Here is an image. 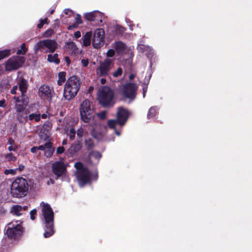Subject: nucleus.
I'll return each mask as SVG.
<instances>
[{
	"label": "nucleus",
	"mask_w": 252,
	"mask_h": 252,
	"mask_svg": "<svg viewBox=\"0 0 252 252\" xmlns=\"http://www.w3.org/2000/svg\"><path fill=\"white\" fill-rule=\"evenodd\" d=\"M10 55V50L5 49L0 51V60L8 57Z\"/></svg>",
	"instance_id": "nucleus-29"
},
{
	"label": "nucleus",
	"mask_w": 252,
	"mask_h": 252,
	"mask_svg": "<svg viewBox=\"0 0 252 252\" xmlns=\"http://www.w3.org/2000/svg\"><path fill=\"white\" fill-rule=\"evenodd\" d=\"M74 36L76 38H78L79 37H81V32L79 31H77L75 32L74 33Z\"/></svg>",
	"instance_id": "nucleus-55"
},
{
	"label": "nucleus",
	"mask_w": 252,
	"mask_h": 252,
	"mask_svg": "<svg viewBox=\"0 0 252 252\" xmlns=\"http://www.w3.org/2000/svg\"><path fill=\"white\" fill-rule=\"evenodd\" d=\"M46 50L45 53H53L57 47V43L54 40L45 39L44 40Z\"/></svg>",
	"instance_id": "nucleus-18"
},
{
	"label": "nucleus",
	"mask_w": 252,
	"mask_h": 252,
	"mask_svg": "<svg viewBox=\"0 0 252 252\" xmlns=\"http://www.w3.org/2000/svg\"><path fill=\"white\" fill-rule=\"evenodd\" d=\"M5 101L4 99L0 100V107H4L5 106Z\"/></svg>",
	"instance_id": "nucleus-57"
},
{
	"label": "nucleus",
	"mask_w": 252,
	"mask_h": 252,
	"mask_svg": "<svg viewBox=\"0 0 252 252\" xmlns=\"http://www.w3.org/2000/svg\"><path fill=\"white\" fill-rule=\"evenodd\" d=\"M42 220L45 226L44 236L48 238L54 233V213L50 205L48 203L41 202L40 204Z\"/></svg>",
	"instance_id": "nucleus-1"
},
{
	"label": "nucleus",
	"mask_w": 252,
	"mask_h": 252,
	"mask_svg": "<svg viewBox=\"0 0 252 252\" xmlns=\"http://www.w3.org/2000/svg\"><path fill=\"white\" fill-rule=\"evenodd\" d=\"M118 124L117 120H111L108 121V125L110 128L115 129L116 124Z\"/></svg>",
	"instance_id": "nucleus-37"
},
{
	"label": "nucleus",
	"mask_w": 252,
	"mask_h": 252,
	"mask_svg": "<svg viewBox=\"0 0 252 252\" xmlns=\"http://www.w3.org/2000/svg\"><path fill=\"white\" fill-rule=\"evenodd\" d=\"M51 183V184H54L55 183V181L54 180H53V179H50L49 181H48L47 182V184L48 185H49V184Z\"/></svg>",
	"instance_id": "nucleus-64"
},
{
	"label": "nucleus",
	"mask_w": 252,
	"mask_h": 252,
	"mask_svg": "<svg viewBox=\"0 0 252 252\" xmlns=\"http://www.w3.org/2000/svg\"><path fill=\"white\" fill-rule=\"evenodd\" d=\"M15 106L17 113H23L25 109V107L23 106V105L20 104H16Z\"/></svg>",
	"instance_id": "nucleus-36"
},
{
	"label": "nucleus",
	"mask_w": 252,
	"mask_h": 252,
	"mask_svg": "<svg viewBox=\"0 0 252 252\" xmlns=\"http://www.w3.org/2000/svg\"><path fill=\"white\" fill-rule=\"evenodd\" d=\"M17 172V169H6L4 173L5 175L11 174L15 175Z\"/></svg>",
	"instance_id": "nucleus-43"
},
{
	"label": "nucleus",
	"mask_w": 252,
	"mask_h": 252,
	"mask_svg": "<svg viewBox=\"0 0 252 252\" xmlns=\"http://www.w3.org/2000/svg\"><path fill=\"white\" fill-rule=\"evenodd\" d=\"M21 222L16 224H14V222L12 221L9 223L7 225L11 226L9 227L6 230V234L8 238L11 239H16L22 235L23 232V227L20 224Z\"/></svg>",
	"instance_id": "nucleus-10"
},
{
	"label": "nucleus",
	"mask_w": 252,
	"mask_h": 252,
	"mask_svg": "<svg viewBox=\"0 0 252 252\" xmlns=\"http://www.w3.org/2000/svg\"><path fill=\"white\" fill-rule=\"evenodd\" d=\"M113 98L114 92L109 87L103 86L99 89L98 100L103 106H112L114 104Z\"/></svg>",
	"instance_id": "nucleus-5"
},
{
	"label": "nucleus",
	"mask_w": 252,
	"mask_h": 252,
	"mask_svg": "<svg viewBox=\"0 0 252 252\" xmlns=\"http://www.w3.org/2000/svg\"><path fill=\"white\" fill-rule=\"evenodd\" d=\"M129 116V112L128 110L123 107H119L117 109L116 114V119L118 124L123 126L126 122Z\"/></svg>",
	"instance_id": "nucleus-14"
},
{
	"label": "nucleus",
	"mask_w": 252,
	"mask_h": 252,
	"mask_svg": "<svg viewBox=\"0 0 252 252\" xmlns=\"http://www.w3.org/2000/svg\"><path fill=\"white\" fill-rule=\"evenodd\" d=\"M58 76L59 79L57 83L59 85L61 86L65 81V73L64 72H61L59 73Z\"/></svg>",
	"instance_id": "nucleus-28"
},
{
	"label": "nucleus",
	"mask_w": 252,
	"mask_h": 252,
	"mask_svg": "<svg viewBox=\"0 0 252 252\" xmlns=\"http://www.w3.org/2000/svg\"><path fill=\"white\" fill-rule=\"evenodd\" d=\"M53 145V144L51 142H48L45 143L43 145L39 146L38 147V150H41V151H45L46 150V148H49L50 147H52Z\"/></svg>",
	"instance_id": "nucleus-32"
},
{
	"label": "nucleus",
	"mask_w": 252,
	"mask_h": 252,
	"mask_svg": "<svg viewBox=\"0 0 252 252\" xmlns=\"http://www.w3.org/2000/svg\"><path fill=\"white\" fill-rule=\"evenodd\" d=\"M54 151V149L52 147H50L49 148H46V150H45L44 152V155L47 158H50L51 157Z\"/></svg>",
	"instance_id": "nucleus-31"
},
{
	"label": "nucleus",
	"mask_w": 252,
	"mask_h": 252,
	"mask_svg": "<svg viewBox=\"0 0 252 252\" xmlns=\"http://www.w3.org/2000/svg\"><path fill=\"white\" fill-rule=\"evenodd\" d=\"M84 133V130L83 128L80 127L79 129L77 130V135L79 138H81L83 136Z\"/></svg>",
	"instance_id": "nucleus-44"
},
{
	"label": "nucleus",
	"mask_w": 252,
	"mask_h": 252,
	"mask_svg": "<svg viewBox=\"0 0 252 252\" xmlns=\"http://www.w3.org/2000/svg\"><path fill=\"white\" fill-rule=\"evenodd\" d=\"M115 55V51L113 49H109L106 53L108 57H112Z\"/></svg>",
	"instance_id": "nucleus-47"
},
{
	"label": "nucleus",
	"mask_w": 252,
	"mask_h": 252,
	"mask_svg": "<svg viewBox=\"0 0 252 252\" xmlns=\"http://www.w3.org/2000/svg\"><path fill=\"white\" fill-rule=\"evenodd\" d=\"M38 150V147H33L31 148V152L33 153H35L37 152V151Z\"/></svg>",
	"instance_id": "nucleus-56"
},
{
	"label": "nucleus",
	"mask_w": 252,
	"mask_h": 252,
	"mask_svg": "<svg viewBox=\"0 0 252 252\" xmlns=\"http://www.w3.org/2000/svg\"><path fill=\"white\" fill-rule=\"evenodd\" d=\"M79 112L81 121L88 123L93 117L94 110L92 103L88 99H85L79 106Z\"/></svg>",
	"instance_id": "nucleus-6"
},
{
	"label": "nucleus",
	"mask_w": 252,
	"mask_h": 252,
	"mask_svg": "<svg viewBox=\"0 0 252 252\" xmlns=\"http://www.w3.org/2000/svg\"><path fill=\"white\" fill-rule=\"evenodd\" d=\"M24 62V57L15 56L11 58L5 63V69L7 71L17 69L22 65Z\"/></svg>",
	"instance_id": "nucleus-9"
},
{
	"label": "nucleus",
	"mask_w": 252,
	"mask_h": 252,
	"mask_svg": "<svg viewBox=\"0 0 252 252\" xmlns=\"http://www.w3.org/2000/svg\"><path fill=\"white\" fill-rule=\"evenodd\" d=\"M39 93L40 94L43 96L46 97L47 99H51L52 97V93L53 90L47 85H43L39 89Z\"/></svg>",
	"instance_id": "nucleus-16"
},
{
	"label": "nucleus",
	"mask_w": 252,
	"mask_h": 252,
	"mask_svg": "<svg viewBox=\"0 0 252 252\" xmlns=\"http://www.w3.org/2000/svg\"><path fill=\"white\" fill-rule=\"evenodd\" d=\"M15 141L12 138H9L8 139L7 144L9 145L13 146L14 145Z\"/></svg>",
	"instance_id": "nucleus-53"
},
{
	"label": "nucleus",
	"mask_w": 252,
	"mask_h": 252,
	"mask_svg": "<svg viewBox=\"0 0 252 252\" xmlns=\"http://www.w3.org/2000/svg\"><path fill=\"white\" fill-rule=\"evenodd\" d=\"M85 145L89 149L92 148L94 147V143L91 139H86L85 141Z\"/></svg>",
	"instance_id": "nucleus-40"
},
{
	"label": "nucleus",
	"mask_w": 252,
	"mask_h": 252,
	"mask_svg": "<svg viewBox=\"0 0 252 252\" xmlns=\"http://www.w3.org/2000/svg\"><path fill=\"white\" fill-rule=\"evenodd\" d=\"M75 20L76 22L75 24H73L72 25H70L68 27V29L69 30H71L77 28L79 24L82 23L81 17L79 14L77 15V16L75 18Z\"/></svg>",
	"instance_id": "nucleus-24"
},
{
	"label": "nucleus",
	"mask_w": 252,
	"mask_h": 252,
	"mask_svg": "<svg viewBox=\"0 0 252 252\" xmlns=\"http://www.w3.org/2000/svg\"><path fill=\"white\" fill-rule=\"evenodd\" d=\"M106 112L105 111H103L98 113L97 114V116L101 120H104L106 118Z\"/></svg>",
	"instance_id": "nucleus-45"
},
{
	"label": "nucleus",
	"mask_w": 252,
	"mask_h": 252,
	"mask_svg": "<svg viewBox=\"0 0 252 252\" xmlns=\"http://www.w3.org/2000/svg\"><path fill=\"white\" fill-rule=\"evenodd\" d=\"M64 152V148L63 146L59 147L57 149V153L58 154H61Z\"/></svg>",
	"instance_id": "nucleus-48"
},
{
	"label": "nucleus",
	"mask_w": 252,
	"mask_h": 252,
	"mask_svg": "<svg viewBox=\"0 0 252 252\" xmlns=\"http://www.w3.org/2000/svg\"><path fill=\"white\" fill-rule=\"evenodd\" d=\"M47 18H45L44 19H41L39 21V24L37 25V28L38 29H41L42 28L43 25L47 23Z\"/></svg>",
	"instance_id": "nucleus-41"
},
{
	"label": "nucleus",
	"mask_w": 252,
	"mask_h": 252,
	"mask_svg": "<svg viewBox=\"0 0 252 252\" xmlns=\"http://www.w3.org/2000/svg\"><path fill=\"white\" fill-rule=\"evenodd\" d=\"M80 87V80L76 76L70 77L66 81L64 87L63 97L67 100H70L77 95Z\"/></svg>",
	"instance_id": "nucleus-2"
},
{
	"label": "nucleus",
	"mask_w": 252,
	"mask_h": 252,
	"mask_svg": "<svg viewBox=\"0 0 252 252\" xmlns=\"http://www.w3.org/2000/svg\"><path fill=\"white\" fill-rule=\"evenodd\" d=\"M67 47L70 50L72 54H75L77 51L78 48L73 42H70L67 43Z\"/></svg>",
	"instance_id": "nucleus-26"
},
{
	"label": "nucleus",
	"mask_w": 252,
	"mask_h": 252,
	"mask_svg": "<svg viewBox=\"0 0 252 252\" xmlns=\"http://www.w3.org/2000/svg\"><path fill=\"white\" fill-rule=\"evenodd\" d=\"M74 167L76 169L75 175L80 187L84 186L85 184L89 183L91 181V173L87 167L84 166L81 162H76L74 164Z\"/></svg>",
	"instance_id": "nucleus-4"
},
{
	"label": "nucleus",
	"mask_w": 252,
	"mask_h": 252,
	"mask_svg": "<svg viewBox=\"0 0 252 252\" xmlns=\"http://www.w3.org/2000/svg\"><path fill=\"white\" fill-rule=\"evenodd\" d=\"M157 114V109L155 107H151L148 112V117L149 118L153 117Z\"/></svg>",
	"instance_id": "nucleus-34"
},
{
	"label": "nucleus",
	"mask_w": 252,
	"mask_h": 252,
	"mask_svg": "<svg viewBox=\"0 0 252 252\" xmlns=\"http://www.w3.org/2000/svg\"><path fill=\"white\" fill-rule=\"evenodd\" d=\"M41 115L40 114L32 113L28 116V119L30 121L34 120L35 122H39L40 120Z\"/></svg>",
	"instance_id": "nucleus-27"
},
{
	"label": "nucleus",
	"mask_w": 252,
	"mask_h": 252,
	"mask_svg": "<svg viewBox=\"0 0 252 252\" xmlns=\"http://www.w3.org/2000/svg\"><path fill=\"white\" fill-rule=\"evenodd\" d=\"M123 69L121 67H119L116 71L112 73L114 77H118L122 74Z\"/></svg>",
	"instance_id": "nucleus-39"
},
{
	"label": "nucleus",
	"mask_w": 252,
	"mask_h": 252,
	"mask_svg": "<svg viewBox=\"0 0 252 252\" xmlns=\"http://www.w3.org/2000/svg\"><path fill=\"white\" fill-rule=\"evenodd\" d=\"M85 18L89 21H99L102 22V14L98 11H93L86 13L84 15Z\"/></svg>",
	"instance_id": "nucleus-15"
},
{
	"label": "nucleus",
	"mask_w": 252,
	"mask_h": 252,
	"mask_svg": "<svg viewBox=\"0 0 252 252\" xmlns=\"http://www.w3.org/2000/svg\"><path fill=\"white\" fill-rule=\"evenodd\" d=\"M25 168V166L22 164H20L19 165L18 168L16 169L17 170L18 169L19 171H22L24 170Z\"/></svg>",
	"instance_id": "nucleus-60"
},
{
	"label": "nucleus",
	"mask_w": 252,
	"mask_h": 252,
	"mask_svg": "<svg viewBox=\"0 0 252 252\" xmlns=\"http://www.w3.org/2000/svg\"><path fill=\"white\" fill-rule=\"evenodd\" d=\"M81 63L84 67H86L88 65L89 61L88 59H82L81 60Z\"/></svg>",
	"instance_id": "nucleus-49"
},
{
	"label": "nucleus",
	"mask_w": 252,
	"mask_h": 252,
	"mask_svg": "<svg viewBox=\"0 0 252 252\" xmlns=\"http://www.w3.org/2000/svg\"><path fill=\"white\" fill-rule=\"evenodd\" d=\"M28 190V183L23 177L17 178L11 186V193L14 197L21 198L26 196Z\"/></svg>",
	"instance_id": "nucleus-3"
},
{
	"label": "nucleus",
	"mask_w": 252,
	"mask_h": 252,
	"mask_svg": "<svg viewBox=\"0 0 252 252\" xmlns=\"http://www.w3.org/2000/svg\"><path fill=\"white\" fill-rule=\"evenodd\" d=\"M17 120L20 123L26 122L28 120V116H24L23 113H17L16 114Z\"/></svg>",
	"instance_id": "nucleus-30"
},
{
	"label": "nucleus",
	"mask_w": 252,
	"mask_h": 252,
	"mask_svg": "<svg viewBox=\"0 0 252 252\" xmlns=\"http://www.w3.org/2000/svg\"><path fill=\"white\" fill-rule=\"evenodd\" d=\"M147 89H148L147 85H146V84L144 85L143 87V94L144 97H145V96L146 93L147 91Z\"/></svg>",
	"instance_id": "nucleus-54"
},
{
	"label": "nucleus",
	"mask_w": 252,
	"mask_h": 252,
	"mask_svg": "<svg viewBox=\"0 0 252 252\" xmlns=\"http://www.w3.org/2000/svg\"><path fill=\"white\" fill-rule=\"evenodd\" d=\"M18 89V85H15L13 87V88L11 89L10 92L12 94H16V91Z\"/></svg>",
	"instance_id": "nucleus-50"
},
{
	"label": "nucleus",
	"mask_w": 252,
	"mask_h": 252,
	"mask_svg": "<svg viewBox=\"0 0 252 252\" xmlns=\"http://www.w3.org/2000/svg\"><path fill=\"white\" fill-rule=\"evenodd\" d=\"M27 51V48L26 47V44H25V43H23L21 45V49H19L17 51V54L18 55H20V54L24 55L26 54Z\"/></svg>",
	"instance_id": "nucleus-33"
},
{
	"label": "nucleus",
	"mask_w": 252,
	"mask_h": 252,
	"mask_svg": "<svg viewBox=\"0 0 252 252\" xmlns=\"http://www.w3.org/2000/svg\"><path fill=\"white\" fill-rule=\"evenodd\" d=\"M17 149V146H15V145H13V146L10 145V146H9L8 148V150L9 151H16Z\"/></svg>",
	"instance_id": "nucleus-51"
},
{
	"label": "nucleus",
	"mask_w": 252,
	"mask_h": 252,
	"mask_svg": "<svg viewBox=\"0 0 252 252\" xmlns=\"http://www.w3.org/2000/svg\"><path fill=\"white\" fill-rule=\"evenodd\" d=\"M82 146L80 142H75L68 149V154L71 157L75 155L82 149Z\"/></svg>",
	"instance_id": "nucleus-17"
},
{
	"label": "nucleus",
	"mask_w": 252,
	"mask_h": 252,
	"mask_svg": "<svg viewBox=\"0 0 252 252\" xmlns=\"http://www.w3.org/2000/svg\"><path fill=\"white\" fill-rule=\"evenodd\" d=\"M76 133V130L74 128H71L70 129L67 135H68L69 139L71 140H73L74 139Z\"/></svg>",
	"instance_id": "nucleus-35"
},
{
	"label": "nucleus",
	"mask_w": 252,
	"mask_h": 252,
	"mask_svg": "<svg viewBox=\"0 0 252 252\" xmlns=\"http://www.w3.org/2000/svg\"><path fill=\"white\" fill-rule=\"evenodd\" d=\"M104 37V31L102 29H98L95 31L93 39V46L98 49L103 44Z\"/></svg>",
	"instance_id": "nucleus-12"
},
{
	"label": "nucleus",
	"mask_w": 252,
	"mask_h": 252,
	"mask_svg": "<svg viewBox=\"0 0 252 252\" xmlns=\"http://www.w3.org/2000/svg\"><path fill=\"white\" fill-rule=\"evenodd\" d=\"M138 86L132 83H126L123 86L122 94L126 98L133 100L136 96Z\"/></svg>",
	"instance_id": "nucleus-8"
},
{
	"label": "nucleus",
	"mask_w": 252,
	"mask_h": 252,
	"mask_svg": "<svg viewBox=\"0 0 252 252\" xmlns=\"http://www.w3.org/2000/svg\"><path fill=\"white\" fill-rule=\"evenodd\" d=\"M28 209L27 206L22 207L19 205H15L13 206L10 210V213L13 215L16 216H20L22 215L21 213L22 211L27 210Z\"/></svg>",
	"instance_id": "nucleus-20"
},
{
	"label": "nucleus",
	"mask_w": 252,
	"mask_h": 252,
	"mask_svg": "<svg viewBox=\"0 0 252 252\" xmlns=\"http://www.w3.org/2000/svg\"><path fill=\"white\" fill-rule=\"evenodd\" d=\"M53 33L54 31L52 29H50L45 32L43 35L45 37H48L51 36L53 34Z\"/></svg>",
	"instance_id": "nucleus-42"
},
{
	"label": "nucleus",
	"mask_w": 252,
	"mask_h": 252,
	"mask_svg": "<svg viewBox=\"0 0 252 252\" xmlns=\"http://www.w3.org/2000/svg\"><path fill=\"white\" fill-rule=\"evenodd\" d=\"M92 36V33L91 32H87L83 37V44L85 46H88L91 44V38Z\"/></svg>",
	"instance_id": "nucleus-23"
},
{
	"label": "nucleus",
	"mask_w": 252,
	"mask_h": 252,
	"mask_svg": "<svg viewBox=\"0 0 252 252\" xmlns=\"http://www.w3.org/2000/svg\"><path fill=\"white\" fill-rule=\"evenodd\" d=\"M113 60L106 58L99 63V65L96 69V73L98 76L106 77L109 76L110 71L114 67Z\"/></svg>",
	"instance_id": "nucleus-7"
},
{
	"label": "nucleus",
	"mask_w": 252,
	"mask_h": 252,
	"mask_svg": "<svg viewBox=\"0 0 252 252\" xmlns=\"http://www.w3.org/2000/svg\"><path fill=\"white\" fill-rule=\"evenodd\" d=\"M138 48L140 50H141L142 52H143L144 50L147 48V46L143 44H139L138 46Z\"/></svg>",
	"instance_id": "nucleus-52"
},
{
	"label": "nucleus",
	"mask_w": 252,
	"mask_h": 252,
	"mask_svg": "<svg viewBox=\"0 0 252 252\" xmlns=\"http://www.w3.org/2000/svg\"><path fill=\"white\" fill-rule=\"evenodd\" d=\"M72 13V12L71 10H69L68 9H65L64 10V13L65 14V15H69V13Z\"/></svg>",
	"instance_id": "nucleus-59"
},
{
	"label": "nucleus",
	"mask_w": 252,
	"mask_h": 252,
	"mask_svg": "<svg viewBox=\"0 0 252 252\" xmlns=\"http://www.w3.org/2000/svg\"><path fill=\"white\" fill-rule=\"evenodd\" d=\"M135 76V75L134 74L132 73V74H130V75L129 76V79L130 80H131L134 79Z\"/></svg>",
	"instance_id": "nucleus-62"
},
{
	"label": "nucleus",
	"mask_w": 252,
	"mask_h": 252,
	"mask_svg": "<svg viewBox=\"0 0 252 252\" xmlns=\"http://www.w3.org/2000/svg\"><path fill=\"white\" fill-rule=\"evenodd\" d=\"M58 55L57 54H55L53 55L49 54L48 56L47 60L49 62H54L57 64H58L60 63V60L58 58Z\"/></svg>",
	"instance_id": "nucleus-25"
},
{
	"label": "nucleus",
	"mask_w": 252,
	"mask_h": 252,
	"mask_svg": "<svg viewBox=\"0 0 252 252\" xmlns=\"http://www.w3.org/2000/svg\"><path fill=\"white\" fill-rule=\"evenodd\" d=\"M5 158L7 159V161H15L17 159L16 157L14 156L12 153H8L6 154L5 156Z\"/></svg>",
	"instance_id": "nucleus-38"
},
{
	"label": "nucleus",
	"mask_w": 252,
	"mask_h": 252,
	"mask_svg": "<svg viewBox=\"0 0 252 252\" xmlns=\"http://www.w3.org/2000/svg\"><path fill=\"white\" fill-rule=\"evenodd\" d=\"M106 82V80L104 78H101L100 79V83L102 84H105Z\"/></svg>",
	"instance_id": "nucleus-63"
},
{
	"label": "nucleus",
	"mask_w": 252,
	"mask_h": 252,
	"mask_svg": "<svg viewBox=\"0 0 252 252\" xmlns=\"http://www.w3.org/2000/svg\"><path fill=\"white\" fill-rule=\"evenodd\" d=\"M37 213L36 209H34L32 210L30 212L31 219L32 220H34L35 219V215Z\"/></svg>",
	"instance_id": "nucleus-46"
},
{
	"label": "nucleus",
	"mask_w": 252,
	"mask_h": 252,
	"mask_svg": "<svg viewBox=\"0 0 252 252\" xmlns=\"http://www.w3.org/2000/svg\"><path fill=\"white\" fill-rule=\"evenodd\" d=\"M101 154L97 151H93L89 155V162L91 164L96 163L101 158Z\"/></svg>",
	"instance_id": "nucleus-19"
},
{
	"label": "nucleus",
	"mask_w": 252,
	"mask_h": 252,
	"mask_svg": "<svg viewBox=\"0 0 252 252\" xmlns=\"http://www.w3.org/2000/svg\"><path fill=\"white\" fill-rule=\"evenodd\" d=\"M52 170L58 179L65 174L66 166L63 160L56 161L52 165Z\"/></svg>",
	"instance_id": "nucleus-11"
},
{
	"label": "nucleus",
	"mask_w": 252,
	"mask_h": 252,
	"mask_svg": "<svg viewBox=\"0 0 252 252\" xmlns=\"http://www.w3.org/2000/svg\"><path fill=\"white\" fill-rule=\"evenodd\" d=\"M46 50V48L45 45L44 40L39 41L34 46V51L35 54H37L38 51L45 53Z\"/></svg>",
	"instance_id": "nucleus-22"
},
{
	"label": "nucleus",
	"mask_w": 252,
	"mask_h": 252,
	"mask_svg": "<svg viewBox=\"0 0 252 252\" xmlns=\"http://www.w3.org/2000/svg\"><path fill=\"white\" fill-rule=\"evenodd\" d=\"M13 98L16 101V102L17 103L20 102L21 100L22 101V98H21V99H20V98L19 97H18V96H15Z\"/></svg>",
	"instance_id": "nucleus-58"
},
{
	"label": "nucleus",
	"mask_w": 252,
	"mask_h": 252,
	"mask_svg": "<svg viewBox=\"0 0 252 252\" xmlns=\"http://www.w3.org/2000/svg\"><path fill=\"white\" fill-rule=\"evenodd\" d=\"M113 47L116 50L117 53H121L125 51L126 48V45L122 41H117L114 43Z\"/></svg>",
	"instance_id": "nucleus-21"
},
{
	"label": "nucleus",
	"mask_w": 252,
	"mask_h": 252,
	"mask_svg": "<svg viewBox=\"0 0 252 252\" xmlns=\"http://www.w3.org/2000/svg\"><path fill=\"white\" fill-rule=\"evenodd\" d=\"M64 60L67 63V65H69L70 63V60L69 59V58L68 57H64Z\"/></svg>",
	"instance_id": "nucleus-61"
},
{
	"label": "nucleus",
	"mask_w": 252,
	"mask_h": 252,
	"mask_svg": "<svg viewBox=\"0 0 252 252\" xmlns=\"http://www.w3.org/2000/svg\"><path fill=\"white\" fill-rule=\"evenodd\" d=\"M17 85L19 86V88L21 93V97L22 98V102L24 104L27 105L28 104V98L25 95V93L27 92L28 83L27 80L22 78L19 77L17 79Z\"/></svg>",
	"instance_id": "nucleus-13"
}]
</instances>
